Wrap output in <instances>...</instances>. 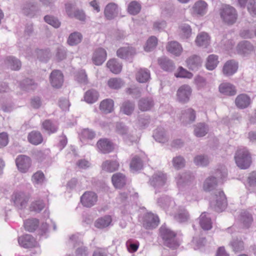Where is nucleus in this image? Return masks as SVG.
Wrapping results in <instances>:
<instances>
[{
	"label": "nucleus",
	"instance_id": "1",
	"mask_svg": "<svg viewBox=\"0 0 256 256\" xmlns=\"http://www.w3.org/2000/svg\"><path fill=\"white\" fill-rule=\"evenodd\" d=\"M227 176V170L224 166L218 169L214 176H209L204 181L202 188L205 192L214 191L210 198V206L218 212H222L226 206V196L220 189L215 190L218 182H223Z\"/></svg>",
	"mask_w": 256,
	"mask_h": 256
},
{
	"label": "nucleus",
	"instance_id": "2",
	"mask_svg": "<svg viewBox=\"0 0 256 256\" xmlns=\"http://www.w3.org/2000/svg\"><path fill=\"white\" fill-rule=\"evenodd\" d=\"M158 204L163 208L166 213L173 216L174 220L180 223L187 222L190 219V216L184 208L176 207L174 201L170 198L164 196L158 200Z\"/></svg>",
	"mask_w": 256,
	"mask_h": 256
},
{
	"label": "nucleus",
	"instance_id": "3",
	"mask_svg": "<svg viewBox=\"0 0 256 256\" xmlns=\"http://www.w3.org/2000/svg\"><path fill=\"white\" fill-rule=\"evenodd\" d=\"M10 88L4 82H0V104L2 110L6 112L11 111L13 108Z\"/></svg>",
	"mask_w": 256,
	"mask_h": 256
},
{
	"label": "nucleus",
	"instance_id": "4",
	"mask_svg": "<svg viewBox=\"0 0 256 256\" xmlns=\"http://www.w3.org/2000/svg\"><path fill=\"white\" fill-rule=\"evenodd\" d=\"M234 160L237 166L241 169L248 168L252 163L250 154L246 148H241L236 150Z\"/></svg>",
	"mask_w": 256,
	"mask_h": 256
},
{
	"label": "nucleus",
	"instance_id": "5",
	"mask_svg": "<svg viewBox=\"0 0 256 256\" xmlns=\"http://www.w3.org/2000/svg\"><path fill=\"white\" fill-rule=\"evenodd\" d=\"M160 235L164 240V244L172 248H176L179 246L176 238V234L169 229L165 224L160 228Z\"/></svg>",
	"mask_w": 256,
	"mask_h": 256
},
{
	"label": "nucleus",
	"instance_id": "6",
	"mask_svg": "<svg viewBox=\"0 0 256 256\" xmlns=\"http://www.w3.org/2000/svg\"><path fill=\"white\" fill-rule=\"evenodd\" d=\"M220 16L222 21L228 24H234L238 18L236 10L230 5H226L222 8Z\"/></svg>",
	"mask_w": 256,
	"mask_h": 256
},
{
	"label": "nucleus",
	"instance_id": "7",
	"mask_svg": "<svg viewBox=\"0 0 256 256\" xmlns=\"http://www.w3.org/2000/svg\"><path fill=\"white\" fill-rule=\"evenodd\" d=\"M166 176L162 172L155 173L150 179V184L154 188L156 192L164 191L166 183Z\"/></svg>",
	"mask_w": 256,
	"mask_h": 256
},
{
	"label": "nucleus",
	"instance_id": "8",
	"mask_svg": "<svg viewBox=\"0 0 256 256\" xmlns=\"http://www.w3.org/2000/svg\"><path fill=\"white\" fill-rule=\"evenodd\" d=\"M30 198V196L28 193L18 191L13 194L12 200L16 206L18 208H22L26 206Z\"/></svg>",
	"mask_w": 256,
	"mask_h": 256
},
{
	"label": "nucleus",
	"instance_id": "9",
	"mask_svg": "<svg viewBox=\"0 0 256 256\" xmlns=\"http://www.w3.org/2000/svg\"><path fill=\"white\" fill-rule=\"evenodd\" d=\"M98 200V196L94 192L87 191L80 197V202L84 206L91 208L96 204Z\"/></svg>",
	"mask_w": 256,
	"mask_h": 256
},
{
	"label": "nucleus",
	"instance_id": "10",
	"mask_svg": "<svg viewBox=\"0 0 256 256\" xmlns=\"http://www.w3.org/2000/svg\"><path fill=\"white\" fill-rule=\"evenodd\" d=\"M16 163L18 170L21 172L26 173L30 168L32 161L26 156L20 155L16 158Z\"/></svg>",
	"mask_w": 256,
	"mask_h": 256
},
{
	"label": "nucleus",
	"instance_id": "11",
	"mask_svg": "<svg viewBox=\"0 0 256 256\" xmlns=\"http://www.w3.org/2000/svg\"><path fill=\"white\" fill-rule=\"evenodd\" d=\"M192 90L188 84H184L180 86L176 92V97L178 101L181 102H187L191 96Z\"/></svg>",
	"mask_w": 256,
	"mask_h": 256
},
{
	"label": "nucleus",
	"instance_id": "12",
	"mask_svg": "<svg viewBox=\"0 0 256 256\" xmlns=\"http://www.w3.org/2000/svg\"><path fill=\"white\" fill-rule=\"evenodd\" d=\"M66 12L68 17L76 18L81 21H84L86 18V14L82 10H74V5L72 4H66Z\"/></svg>",
	"mask_w": 256,
	"mask_h": 256
},
{
	"label": "nucleus",
	"instance_id": "13",
	"mask_svg": "<svg viewBox=\"0 0 256 256\" xmlns=\"http://www.w3.org/2000/svg\"><path fill=\"white\" fill-rule=\"evenodd\" d=\"M194 178V176L190 172L180 173L176 176V181L179 188L188 185Z\"/></svg>",
	"mask_w": 256,
	"mask_h": 256
},
{
	"label": "nucleus",
	"instance_id": "14",
	"mask_svg": "<svg viewBox=\"0 0 256 256\" xmlns=\"http://www.w3.org/2000/svg\"><path fill=\"white\" fill-rule=\"evenodd\" d=\"M208 6L206 2L202 0H198L194 4L192 7V14L198 16H203L207 12Z\"/></svg>",
	"mask_w": 256,
	"mask_h": 256
},
{
	"label": "nucleus",
	"instance_id": "15",
	"mask_svg": "<svg viewBox=\"0 0 256 256\" xmlns=\"http://www.w3.org/2000/svg\"><path fill=\"white\" fill-rule=\"evenodd\" d=\"M159 219L157 216L152 213H148L144 218L143 226L146 229L156 228L158 224Z\"/></svg>",
	"mask_w": 256,
	"mask_h": 256
},
{
	"label": "nucleus",
	"instance_id": "16",
	"mask_svg": "<svg viewBox=\"0 0 256 256\" xmlns=\"http://www.w3.org/2000/svg\"><path fill=\"white\" fill-rule=\"evenodd\" d=\"M107 54L106 50L103 48L96 49L93 53L92 61L96 66L102 64L106 60Z\"/></svg>",
	"mask_w": 256,
	"mask_h": 256
},
{
	"label": "nucleus",
	"instance_id": "17",
	"mask_svg": "<svg viewBox=\"0 0 256 256\" xmlns=\"http://www.w3.org/2000/svg\"><path fill=\"white\" fill-rule=\"evenodd\" d=\"M19 244L24 248H32L36 246L38 242L30 234H25L18 238Z\"/></svg>",
	"mask_w": 256,
	"mask_h": 256
},
{
	"label": "nucleus",
	"instance_id": "18",
	"mask_svg": "<svg viewBox=\"0 0 256 256\" xmlns=\"http://www.w3.org/2000/svg\"><path fill=\"white\" fill-rule=\"evenodd\" d=\"M186 62L189 69L197 70L202 66V60L200 56L194 54L188 57Z\"/></svg>",
	"mask_w": 256,
	"mask_h": 256
},
{
	"label": "nucleus",
	"instance_id": "19",
	"mask_svg": "<svg viewBox=\"0 0 256 256\" xmlns=\"http://www.w3.org/2000/svg\"><path fill=\"white\" fill-rule=\"evenodd\" d=\"M50 81L53 87L60 88L64 82V76L62 72L58 70H53L50 75Z\"/></svg>",
	"mask_w": 256,
	"mask_h": 256
},
{
	"label": "nucleus",
	"instance_id": "20",
	"mask_svg": "<svg viewBox=\"0 0 256 256\" xmlns=\"http://www.w3.org/2000/svg\"><path fill=\"white\" fill-rule=\"evenodd\" d=\"M119 12L118 6L114 3L108 4L104 10L106 18L108 20H112L116 17Z\"/></svg>",
	"mask_w": 256,
	"mask_h": 256
},
{
	"label": "nucleus",
	"instance_id": "21",
	"mask_svg": "<svg viewBox=\"0 0 256 256\" xmlns=\"http://www.w3.org/2000/svg\"><path fill=\"white\" fill-rule=\"evenodd\" d=\"M135 54V50L128 46L120 48L116 52L118 57L125 60L130 59Z\"/></svg>",
	"mask_w": 256,
	"mask_h": 256
},
{
	"label": "nucleus",
	"instance_id": "22",
	"mask_svg": "<svg viewBox=\"0 0 256 256\" xmlns=\"http://www.w3.org/2000/svg\"><path fill=\"white\" fill-rule=\"evenodd\" d=\"M196 118L195 110L189 108L182 112L180 120L184 124H186L193 122L195 120Z\"/></svg>",
	"mask_w": 256,
	"mask_h": 256
},
{
	"label": "nucleus",
	"instance_id": "23",
	"mask_svg": "<svg viewBox=\"0 0 256 256\" xmlns=\"http://www.w3.org/2000/svg\"><path fill=\"white\" fill-rule=\"evenodd\" d=\"M96 145L98 150L103 154L109 153L114 150L112 143L108 139L99 140Z\"/></svg>",
	"mask_w": 256,
	"mask_h": 256
},
{
	"label": "nucleus",
	"instance_id": "24",
	"mask_svg": "<svg viewBox=\"0 0 256 256\" xmlns=\"http://www.w3.org/2000/svg\"><path fill=\"white\" fill-rule=\"evenodd\" d=\"M238 64L234 60L227 61L222 68L224 74L230 76L234 74L238 70Z\"/></svg>",
	"mask_w": 256,
	"mask_h": 256
},
{
	"label": "nucleus",
	"instance_id": "25",
	"mask_svg": "<svg viewBox=\"0 0 256 256\" xmlns=\"http://www.w3.org/2000/svg\"><path fill=\"white\" fill-rule=\"evenodd\" d=\"M236 50L238 54L246 56L253 52L254 47L249 42L242 41L238 44Z\"/></svg>",
	"mask_w": 256,
	"mask_h": 256
},
{
	"label": "nucleus",
	"instance_id": "26",
	"mask_svg": "<svg viewBox=\"0 0 256 256\" xmlns=\"http://www.w3.org/2000/svg\"><path fill=\"white\" fill-rule=\"evenodd\" d=\"M251 102L250 98L246 94L238 95L235 100L236 105L238 108L240 109L248 108Z\"/></svg>",
	"mask_w": 256,
	"mask_h": 256
},
{
	"label": "nucleus",
	"instance_id": "27",
	"mask_svg": "<svg viewBox=\"0 0 256 256\" xmlns=\"http://www.w3.org/2000/svg\"><path fill=\"white\" fill-rule=\"evenodd\" d=\"M136 78V80L140 83L146 82L150 78V72L146 68H140L137 70Z\"/></svg>",
	"mask_w": 256,
	"mask_h": 256
},
{
	"label": "nucleus",
	"instance_id": "28",
	"mask_svg": "<svg viewBox=\"0 0 256 256\" xmlns=\"http://www.w3.org/2000/svg\"><path fill=\"white\" fill-rule=\"evenodd\" d=\"M199 223L200 227L205 230H210L212 228V222L211 218L208 214L202 212L199 218Z\"/></svg>",
	"mask_w": 256,
	"mask_h": 256
},
{
	"label": "nucleus",
	"instance_id": "29",
	"mask_svg": "<svg viewBox=\"0 0 256 256\" xmlns=\"http://www.w3.org/2000/svg\"><path fill=\"white\" fill-rule=\"evenodd\" d=\"M112 181L116 188H120L126 184V178L122 174L118 172L112 176Z\"/></svg>",
	"mask_w": 256,
	"mask_h": 256
},
{
	"label": "nucleus",
	"instance_id": "30",
	"mask_svg": "<svg viewBox=\"0 0 256 256\" xmlns=\"http://www.w3.org/2000/svg\"><path fill=\"white\" fill-rule=\"evenodd\" d=\"M247 4L248 10L252 16H256V0H238L240 7H244Z\"/></svg>",
	"mask_w": 256,
	"mask_h": 256
},
{
	"label": "nucleus",
	"instance_id": "31",
	"mask_svg": "<svg viewBox=\"0 0 256 256\" xmlns=\"http://www.w3.org/2000/svg\"><path fill=\"white\" fill-rule=\"evenodd\" d=\"M158 63L160 68L165 71L172 72L174 68L173 62L165 56L159 58Z\"/></svg>",
	"mask_w": 256,
	"mask_h": 256
},
{
	"label": "nucleus",
	"instance_id": "32",
	"mask_svg": "<svg viewBox=\"0 0 256 256\" xmlns=\"http://www.w3.org/2000/svg\"><path fill=\"white\" fill-rule=\"evenodd\" d=\"M36 10V5L34 2H26L22 6V12L26 16H32Z\"/></svg>",
	"mask_w": 256,
	"mask_h": 256
},
{
	"label": "nucleus",
	"instance_id": "33",
	"mask_svg": "<svg viewBox=\"0 0 256 256\" xmlns=\"http://www.w3.org/2000/svg\"><path fill=\"white\" fill-rule=\"evenodd\" d=\"M219 90L220 93L228 96H233L236 94L235 87L228 82L221 84L219 86Z\"/></svg>",
	"mask_w": 256,
	"mask_h": 256
},
{
	"label": "nucleus",
	"instance_id": "34",
	"mask_svg": "<svg viewBox=\"0 0 256 256\" xmlns=\"http://www.w3.org/2000/svg\"><path fill=\"white\" fill-rule=\"evenodd\" d=\"M102 167L103 170L112 172L118 169L119 163L116 160H106L102 163Z\"/></svg>",
	"mask_w": 256,
	"mask_h": 256
},
{
	"label": "nucleus",
	"instance_id": "35",
	"mask_svg": "<svg viewBox=\"0 0 256 256\" xmlns=\"http://www.w3.org/2000/svg\"><path fill=\"white\" fill-rule=\"evenodd\" d=\"M106 66L112 72L115 74L120 73L122 69V64L115 58L108 60L106 63Z\"/></svg>",
	"mask_w": 256,
	"mask_h": 256
},
{
	"label": "nucleus",
	"instance_id": "36",
	"mask_svg": "<svg viewBox=\"0 0 256 256\" xmlns=\"http://www.w3.org/2000/svg\"><path fill=\"white\" fill-rule=\"evenodd\" d=\"M166 49L170 52L176 56H180L182 51L181 45L175 41L170 42L166 46Z\"/></svg>",
	"mask_w": 256,
	"mask_h": 256
},
{
	"label": "nucleus",
	"instance_id": "37",
	"mask_svg": "<svg viewBox=\"0 0 256 256\" xmlns=\"http://www.w3.org/2000/svg\"><path fill=\"white\" fill-rule=\"evenodd\" d=\"M114 102L112 99H106L101 102L100 109L106 114L111 112L114 110Z\"/></svg>",
	"mask_w": 256,
	"mask_h": 256
},
{
	"label": "nucleus",
	"instance_id": "38",
	"mask_svg": "<svg viewBox=\"0 0 256 256\" xmlns=\"http://www.w3.org/2000/svg\"><path fill=\"white\" fill-rule=\"evenodd\" d=\"M209 128L204 123H198L195 126L194 134L196 137H202L208 132Z\"/></svg>",
	"mask_w": 256,
	"mask_h": 256
},
{
	"label": "nucleus",
	"instance_id": "39",
	"mask_svg": "<svg viewBox=\"0 0 256 256\" xmlns=\"http://www.w3.org/2000/svg\"><path fill=\"white\" fill-rule=\"evenodd\" d=\"M153 137L156 141L160 143H165L168 140V137L166 135L164 129L162 128H158L154 131Z\"/></svg>",
	"mask_w": 256,
	"mask_h": 256
},
{
	"label": "nucleus",
	"instance_id": "40",
	"mask_svg": "<svg viewBox=\"0 0 256 256\" xmlns=\"http://www.w3.org/2000/svg\"><path fill=\"white\" fill-rule=\"evenodd\" d=\"M96 136L95 132L88 128L84 129L80 135L81 142L86 144L89 140H92Z\"/></svg>",
	"mask_w": 256,
	"mask_h": 256
},
{
	"label": "nucleus",
	"instance_id": "41",
	"mask_svg": "<svg viewBox=\"0 0 256 256\" xmlns=\"http://www.w3.org/2000/svg\"><path fill=\"white\" fill-rule=\"evenodd\" d=\"M6 64L12 70H19L22 66L20 61L13 56H9L6 58Z\"/></svg>",
	"mask_w": 256,
	"mask_h": 256
},
{
	"label": "nucleus",
	"instance_id": "42",
	"mask_svg": "<svg viewBox=\"0 0 256 256\" xmlns=\"http://www.w3.org/2000/svg\"><path fill=\"white\" fill-rule=\"evenodd\" d=\"M112 221V218L110 216H106L96 220L94 222V226L97 228H104L109 226Z\"/></svg>",
	"mask_w": 256,
	"mask_h": 256
},
{
	"label": "nucleus",
	"instance_id": "43",
	"mask_svg": "<svg viewBox=\"0 0 256 256\" xmlns=\"http://www.w3.org/2000/svg\"><path fill=\"white\" fill-rule=\"evenodd\" d=\"M28 141L34 145H38L42 143L43 138L41 134L37 131H32L28 134Z\"/></svg>",
	"mask_w": 256,
	"mask_h": 256
},
{
	"label": "nucleus",
	"instance_id": "44",
	"mask_svg": "<svg viewBox=\"0 0 256 256\" xmlns=\"http://www.w3.org/2000/svg\"><path fill=\"white\" fill-rule=\"evenodd\" d=\"M98 93L94 90H88L84 96V100L88 104H93L95 102L98 98Z\"/></svg>",
	"mask_w": 256,
	"mask_h": 256
},
{
	"label": "nucleus",
	"instance_id": "45",
	"mask_svg": "<svg viewBox=\"0 0 256 256\" xmlns=\"http://www.w3.org/2000/svg\"><path fill=\"white\" fill-rule=\"evenodd\" d=\"M82 39V34L79 32H74L70 34L67 42L70 46H76L80 44Z\"/></svg>",
	"mask_w": 256,
	"mask_h": 256
},
{
	"label": "nucleus",
	"instance_id": "46",
	"mask_svg": "<svg viewBox=\"0 0 256 256\" xmlns=\"http://www.w3.org/2000/svg\"><path fill=\"white\" fill-rule=\"evenodd\" d=\"M196 42L198 46L206 47L210 44V38L206 33L201 32L197 36Z\"/></svg>",
	"mask_w": 256,
	"mask_h": 256
},
{
	"label": "nucleus",
	"instance_id": "47",
	"mask_svg": "<svg viewBox=\"0 0 256 256\" xmlns=\"http://www.w3.org/2000/svg\"><path fill=\"white\" fill-rule=\"evenodd\" d=\"M138 108L142 111L150 110L154 106L153 100L151 98H142L138 102Z\"/></svg>",
	"mask_w": 256,
	"mask_h": 256
},
{
	"label": "nucleus",
	"instance_id": "48",
	"mask_svg": "<svg viewBox=\"0 0 256 256\" xmlns=\"http://www.w3.org/2000/svg\"><path fill=\"white\" fill-rule=\"evenodd\" d=\"M218 56L214 54L210 55L208 58L206 64L208 70H214L218 64Z\"/></svg>",
	"mask_w": 256,
	"mask_h": 256
},
{
	"label": "nucleus",
	"instance_id": "49",
	"mask_svg": "<svg viewBox=\"0 0 256 256\" xmlns=\"http://www.w3.org/2000/svg\"><path fill=\"white\" fill-rule=\"evenodd\" d=\"M134 108V104L130 101H126L122 103L120 106V112L126 115L132 114Z\"/></svg>",
	"mask_w": 256,
	"mask_h": 256
},
{
	"label": "nucleus",
	"instance_id": "50",
	"mask_svg": "<svg viewBox=\"0 0 256 256\" xmlns=\"http://www.w3.org/2000/svg\"><path fill=\"white\" fill-rule=\"evenodd\" d=\"M174 76L176 78L190 79L192 78L193 74L182 66H180L174 73Z\"/></svg>",
	"mask_w": 256,
	"mask_h": 256
},
{
	"label": "nucleus",
	"instance_id": "51",
	"mask_svg": "<svg viewBox=\"0 0 256 256\" xmlns=\"http://www.w3.org/2000/svg\"><path fill=\"white\" fill-rule=\"evenodd\" d=\"M143 166V163L140 157L134 156L132 158L130 163V168L134 171L141 170Z\"/></svg>",
	"mask_w": 256,
	"mask_h": 256
},
{
	"label": "nucleus",
	"instance_id": "52",
	"mask_svg": "<svg viewBox=\"0 0 256 256\" xmlns=\"http://www.w3.org/2000/svg\"><path fill=\"white\" fill-rule=\"evenodd\" d=\"M38 224V221L37 219H28L24 222V226L26 230L32 232L36 228Z\"/></svg>",
	"mask_w": 256,
	"mask_h": 256
},
{
	"label": "nucleus",
	"instance_id": "53",
	"mask_svg": "<svg viewBox=\"0 0 256 256\" xmlns=\"http://www.w3.org/2000/svg\"><path fill=\"white\" fill-rule=\"evenodd\" d=\"M108 87L112 89H118L122 88L124 84V82L119 78H111L108 81Z\"/></svg>",
	"mask_w": 256,
	"mask_h": 256
},
{
	"label": "nucleus",
	"instance_id": "54",
	"mask_svg": "<svg viewBox=\"0 0 256 256\" xmlns=\"http://www.w3.org/2000/svg\"><path fill=\"white\" fill-rule=\"evenodd\" d=\"M172 164L174 168L180 170L184 167L186 161L182 156H178L172 158Z\"/></svg>",
	"mask_w": 256,
	"mask_h": 256
},
{
	"label": "nucleus",
	"instance_id": "55",
	"mask_svg": "<svg viewBox=\"0 0 256 256\" xmlns=\"http://www.w3.org/2000/svg\"><path fill=\"white\" fill-rule=\"evenodd\" d=\"M44 176L42 172L38 171L32 176V180L35 186L41 185L44 181Z\"/></svg>",
	"mask_w": 256,
	"mask_h": 256
},
{
	"label": "nucleus",
	"instance_id": "56",
	"mask_svg": "<svg viewBox=\"0 0 256 256\" xmlns=\"http://www.w3.org/2000/svg\"><path fill=\"white\" fill-rule=\"evenodd\" d=\"M116 132L121 135L124 138L128 137V128L122 123H117L116 126Z\"/></svg>",
	"mask_w": 256,
	"mask_h": 256
},
{
	"label": "nucleus",
	"instance_id": "57",
	"mask_svg": "<svg viewBox=\"0 0 256 256\" xmlns=\"http://www.w3.org/2000/svg\"><path fill=\"white\" fill-rule=\"evenodd\" d=\"M141 10V6L136 2L133 1L130 3L128 7V12L132 15L138 14Z\"/></svg>",
	"mask_w": 256,
	"mask_h": 256
},
{
	"label": "nucleus",
	"instance_id": "58",
	"mask_svg": "<svg viewBox=\"0 0 256 256\" xmlns=\"http://www.w3.org/2000/svg\"><path fill=\"white\" fill-rule=\"evenodd\" d=\"M42 128L48 134L54 133L57 130V126L50 120H46L42 122Z\"/></svg>",
	"mask_w": 256,
	"mask_h": 256
},
{
	"label": "nucleus",
	"instance_id": "59",
	"mask_svg": "<svg viewBox=\"0 0 256 256\" xmlns=\"http://www.w3.org/2000/svg\"><path fill=\"white\" fill-rule=\"evenodd\" d=\"M194 163L198 166H206L209 163L208 157L204 155H198L194 158Z\"/></svg>",
	"mask_w": 256,
	"mask_h": 256
},
{
	"label": "nucleus",
	"instance_id": "60",
	"mask_svg": "<svg viewBox=\"0 0 256 256\" xmlns=\"http://www.w3.org/2000/svg\"><path fill=\"white\" fill-rule=\"evenodd\" d=\"M241 220L245 227L248 228L252 224L253 218L251 214L248 212H244L242 214Z\"/></svg>",
	"mask_w": 256,
	"mask_h": 256
},
{
	"label": "nucleus",
	"instance_id": "61",
	"mask_svg": "<svg viewBox=\"0 0 256 256\" xmlns=\"http://www.w3.org/2000/svg\"><path fill=\"white\" fill-rule=\"evenodd\" d=\"M157 44V38L155 36H152L148 40L144 46V50L146 52H150L156 47Z\"/></svg>",
	"mask_w": 256,
	"mask_h": 256
},
{
	"label": "nucleus",
	"instance_id": "62",
	"mask_svg": "<svg viewBox=\"0 0 256 256\" xmlns=\"http://www.w3.org/2000/svg\"><path fill=\"white\" fill-rule=\"evenodd\" d=\"M82 186V184L80 180L75 178L71 179L66 184L67 189L70 190L75 188L80 189Z\"/></svg>",
	"mask_w": 256,
	"mask_h": 256
},
{
	"label": "nucleus",
	"instance_id": "63",
	"mask_svg": "<svg viewBox=\"0 0 256 256\" xmlns=\"http://www.w3.org/2000/svg\"><path fill=\"white\" fill-rule=\"evenodd\" d=\"M44 207V204L42 200H38L33 202L30 206L31 211L36 212H40Z\"/></svg>",
	"mask_w": 256,
	"mask_h": 256
},
{
	"label": "nucleus",
	"instance_id": "64",
	"mask_svg": "<svg viewBox=\"0 0 256 256\" xmlns=\"http://www.w3.org/2000/svg\"><path fill=\"white\" fill-rule=\"evenodd\" d=\"M180 34L182 38H188L192 34V29L187 24H182L180 28Z\"/></svg>",
	"mask_w": 256,
	"mask_h": 256
}]
</instances>
